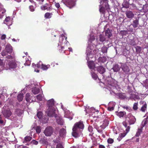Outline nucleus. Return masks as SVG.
Listing matches in <instances>:
<instances>
[{"label":"nucleus","instance_id":"f257e3e1","mask_svg":"<svg viewBox=\"0 0 148 148\" xmlns=\"http://www.w3.org/2000/svg\"><path fill=\"white\" fill-rule=\"evenodd\" d=\"M84 125L82 121H79L75 123L72 129V135L75 138H77L80 135L81 129H83Z\"/></svg>","mask_w":148,"mask_h":148},{"label":"nucleus","instance_id":"f03ea898","mask_svg":"<svg viewBox=\"0 0 148 148\" xmlns=\"http://www.w3.org/2000/svg\"><path fill=\"white\" fill-rule=\"evenodd\" d=\"M67 37H66L64 35H62L60 38V41L62 44H65L66 45L63 46H59L58 49L60 51V52H62V51L67 50V46L69 44V42L67 40Z\"/></svg>","mask_w":148,"mask_h":148},{"label":"nucleus","instance_id":"7ed1b4c3","mask_svg":"<svg viewBox=\"0 0 148 148\" xmlns=\"http://www.w3.org/2000/svg\"><path fill=\"white\" fill-rule=\"evenodd\" d=\"M55 108H48L45 112L49 117L55 116L56 117L57 114L55 113Z\"/></svg>","mask_w":148,"mask_h":148},{"label":"nucleus","instance_id":"20e7f679","mask_svg":"<svg viewBox=\"0 0 148 148\" xmlns=\"http://www.w3.org/2000/svg\"><path fill=\"white\" fill-rule=\"evenodd\" d=\"M65 4L70 8L73 7L75 5V0H65Z\"/></svg>","mask_w":148,"mask_h":148},{"label":"nucleus","instance_id":"39448f33","mask_svg":"<svg viewBox=\"0 0 148 148\" xmlns=\"http://www.w3.org/2000/svg\"><path fill=\"white\" fill-rule=\"evenodd\" d=\"M53 133V128L50 126H49L46 127L44 132V134L47 136H51Z\"/></svg>","mask_w":148,"mask_h":148},{"label":"nucleus","instance_id":"423d86ee","mask_svg":"<svg viewBox=\"0 0 148 148\" xmlns=\"http://www.w3.org/2000/svg\"><path fill=\"white\" fill-rule=\"evenodd\" d=\"M128 118L129 119L128 121L130 125L134 124L136 121V119L135 117L131 114H128Z\"/></svg>","mask_w":148,"mask_h":148},{"label":"nucleus","instance_id":"0eeeda50","mask_svg":"<svg viewBox=\"0 0 148 148\" xmlns=\"http://www.w3.org/2000/svg\"><path fill=\"white\" fill-rule=\"evenodd\" d=\"M109 119L108 118L104 120L103 121L102 125H100L101 129H102L103 130L105 129L108 126L109 124Z\"/></svg>","mask_w":148,"mask_h":148},{"label":"nucleus","instance_id":"6e6552de","mask_svg":"<svg viewBox=\"0 0 148 148\" xmlns=\"http://www.w3.org/2000/svg\"><path fill=\"white\" fill-rule=\"evenodd\" d=\"M121 68L123 71L125 73H127L130 71L128 66L125 64H122Z\"/></svg>","mask_w":148,"mask_h":148},{"label":"nucleus","instance_id":"1a4fd4ad","mask_svg":"<svg viewBox=\"0 0 148 148\" xmlns=\"http://www.w3.org/2000/svg\"><path fill=\"white\" fill-rule=\"evenodd\" d=\"M4 116L6 118L9 117L12 114V112L10 110H5L3 112Z\"/></svg>","mask_w":148,"mask_h":148},{"label":"nucleus","instance_id":"9d476101","mask_svg":"<svg viewBox=\"0 0 148 148\" xmlns=\"http://www.w3.org/2000/svg\"><path fill=\"white\" fill-rule=\"evenodd\" d=\"M97 71L101 74L104 73L106 71L105 68L101 66H97Z\"/></svg>","mask_w":148,"mask_h":148},{"label":"nucleus","instance_id":"9b49d317","mask_svg":"<svg viewBox=\"0 0 148 148\" xmlns=\"http://www.w3.org/2000/svg\"><path fill=\"white\" fill-rule=\"evenodd\" d=\"M3 23L4 24H6L8 26L10 25H11L12 23L10 17L9 16L7 17L5 20L4 21Z\"/></svg>","mask_w":148,"mask_h":148},{"label":"nucleus","instance_id":"f8f14e48","mask_svg":"<svg viewBox=\"0 0 148 148\" xmlns=\"http://www.w3.org/2000/svg\"><path fill=\"white\" fill-rule=\"evenodd\" d=\"M5 49L9 54H10L12 51V47L10 45H7L6 46Z\"/></svg>","mask_w":148,"mask_h":148},{"label":"nucleus","instance_id":"ddd939ff","mask_svg":"<svg viewBox=\"0 0 148 148\" xmlns=\"http://www.w3.org/2000/svg\"><path fill=\"white\" fill-rule=\"evenodd\" d=\"M39 142L42 145H47L48 144L47 139L45 138H41L39 140Z\"/></svg>","mask_w":148,"mask_h":148},{"label":"nucleus","instance_id":"4468645a","mask_svg":"<svg viewBox=\"0 0 148 148\" xmlns=\"http://www.w3.org/2000/svg\"><path fill=\"white\" fill-rule=\"evenodd\" d=\"M129 131V127L128 128L125 129V131H124L123 133H121L119 135V137L121 138V139H122L123 137H125Z\"/></svg>","mask_w":148,"mask_h":148},{"label":"nucleus","instance_id":"2eb2a0df","mask_svg":"<svg viewBox=\"0 0 148 148\" xmlns=\"http://www.w3.org/2000/svg\"><path fill=\"white\" fill-rule=\"evenodd\" d=\"M56 121L57 123L60 125H63V121L62 119L60 116H56Z\"/></svg>","mask_w":148,"mask_h":148},{"label":"nucleus","instance_id":"dca6fc26","mask_svg":"<svg viewBox=\"0 0 148 148\" xmlns=\"http://www.w3.org/2000/svg\"><path fill=\"white\" fill-rule=\"evenodd\" d=\"M126 14L127 17L128 18H132L134 16V13L132 11H126Z\"/></svg>","mask_w":148,"mask_h":148},{"label":"nucleus","instance_id":"f3484780","mask_svg":"<svg viewBox=\"0 0 148 148\" xmlns=\"http://www.w3.org/2000/svg\"><path fill=\"white\" fill-rule=\"evenodd\" d=\"M47 104L48 108H51V107L54 108L53 107L54 104L53 100L52 99L48 101L47 102Z\"/></svg>","mask_w":148,"mask_h":148},{"label":"nucleus","instance_id":"a211bd4d","mask_svg":"<svg viewBox=\"0 0 148 148\" xmlns=\"http://www.w3.org/2000/svg\"><path fill=\"white\" fill-rule=\"evenodd\" d=\"M116 114L119 118H121L123 117L126 114V112L124 111H120L119 112H115Z\"/></svg>","mask_w":148,"mask_h":148},{"label":"nucleus","instance_id":"6ab92c4d","mask_svg":"<svg viewBox=\"0 0 148 148\" xmlns=\"http://www.w3.org/2000/svg\"><path fill=\"white\" fill-rule=\"evenodd\" d=\"M8 65L10 68L12 69L16 67V63L12 61H11L8 63Z\"/></svg>","mask_w":148,"mask_h":148},{"label":"nucleus","instance_id":"aec40b11","mask_svg":"<svg viewBox=\"0 0 148 148\" xmlns=\"http://www.w3.org/2000/svg\"><path fill=\"white\" fill-rule=\"evenodd\" d=\"M139 20L138 19H136L134 20L133 22V23L131 24L134 28H136L139 25Z\"/></svg>","mask_w":148,"mask_h":148},{"label":"nucleus","instance_id":"412c9836","mask_svg":"<svg viewBox=\"0 0 148 148\" xmlns=\"http://www.w3.org/2000/svg\"><path fill=\"white\" fill-rule=\"evenodd\" d=\"M143 127H140L138 129L136 133L135 136L137 137L139 136L140 134L142 133Z\"/></svg>","mask_w":148,"mask_h":148},{"label":"nucleus","instance_id":"4be33fe9","mask_svg":"<svg viewBox=\"0 0 148 148\" xmlns=\"http://www.w3.org/2000/svg\"><path fill=\"white\" fill-rule=\"evenodd\" d=\"M66 133V130L64 128L60 129L59 131V134L61 137H62L65 136Z\"/></svg>","mask_w":148,"mask_h":148},{"label":"nucleus","instance_id":"5701e85b","mask_svg":"<svg viewBox=\"0 0 148 148\" xmlns=\"http://www.w3.org/2000/svg\"><path fill=\"white\" fill-rule=\"evenodd\" d=\"M31 97L30 95V94L27 93L26 95L25 100L27 102H31L32 101V100H31Z\"/></svg>","mask_w":148,"mask_h":148},{"label":"nucleus","instance_id":"b1692460","mask_svg":"<svg viewBox=\"0 0 148 148\" xmlns=\"http://www.w3.org/2000/svg\"><path fill=\"white\" fill-rule=\"evenodd\" d=\"M22 110L20 109H17L15 110V113L18 116H21L23 113Z\"/></svg>","mask_w":148,"mask_h":148},{"label":"nucleus","instance_id":"393cba45","mask_svg":"<svg viewBox=\"0 0 148 148\" xmlns=\"http://www.w3.org/2000/svg\"><path fill=\"white\" fill-rule=\"evenodd\" d=\"M116 95L119 97L120 99H123L126 97L125 94L123 93H118L116 94Z\"/></svg>","mask_w":148,"mask_h":148},{"label":"nucleus","instance_id":"a878e982","mask_svg":"<svg viewBox=\"0 0 148 148\" xmlns=\"http://www.w3.org/2000/svg\"><path fill=\"white\" fill-rule=\"evenodd\" d=\"M105 35L106 36H108V38H110L112 36L111 32L109 29L106 30Z\"/></svg>","mask_w":148,"mask_h":148},{"label":"nucleus","instance_id":"bb28decb","mask_svg":"<svg viewBox=\"0 0 148 148\" xmlns=\"http://www.w3.org/2000/svg\"><path fill=\"white\" fill-rule=\"evenodd\" d=\"M112 69L114 72H117L120 70V68L118 64H116L113 66Z\"/></svg>","mask_w":148,"mask_h":148},{"label":"nucleus","instance_id":"cd10ccee","mask_svg":"<svg viewBox=\"0 0 148 148\" xmlns=\"http://www.w3.org/2000/svg\"><path fill=\"white\" fill-rule=\"evenodd\" d=\"M88 67L91 69H93L94 68V64L93 62L89 61L88 62Z\"/></svg>","mask_w":148,"mask_h":148},{"label":"nucleus","instance_id":"c85d7f7f","mask_svg":"<svg viewBox=\"0 0 148 148\" xmlns=\"http://www.w3.org/2000/svg\"><path fill=\"white\" fill-rule=\"evenodd\" d=\"M93 125L94 127L97 130L98 132L99 133H101L102 132V129H99V127L96 123L93 124Z\"/></svg>","mask_w":148,"mask_h":148},{"label":"nucleus","instance_id":"c756f323","mask_svg":"<svg viewBox=\"0 0 148 148\" xmlns=\"http://www.w3.org/2000/svg\"><path fill=\"white\" fill-rule=\"evenodd\" d=\"M40 92V90L39 88H35L32 90V92L35 95L38 94Z\"/></svg>","mask_w":148,"mask_h":148},{"label":"nucleus","instance_id":"7c9ffc66","mask_svg":"<svg viewBox=\"0 0 148 148\" xmlns=\"http://www.w3.org/2000/svg\"><path fill=\"white\" fill-rule=\"evenodd\" d=\"M53 15L52 13L47 12L45 14V17L46 18H51Z\"/></svg>","mask_w":148,"mask_h":148},{"label":"nucleus","instance_id":"2f4dec72","mask_svg":"<svg viewBox=\"0 0 148 148\" xmlns=\"http://www.w3.org/2000/svg\"><path fill=\"white\" fill-rule=\"evenodd\" d=\"M99 11L100 12L102 13L103 14H104L105 12L106 9L104 8L103 5L101 6V5H99Z\"/></svg>","mask_w":148,"mask_h":148},{"label":"nucleus","instance_id":"473e14b6","mask_svg":"<svg viewBox=\"0 0 148 148\" xmlns=\"http://www.w3.org/2000/svg\"><path fill=\"white\" fill-rule=\"evenodd\" d=\"M99 40L100 42H103L106 40V38L103 35L100 34L99 36Z\"/></svg>","mask_w":148,"mask_h":148},{"label":"nucleus","instance_id":"72a5a7b5","mask_svg":"<svg viewBox=\"0 0 148 148\" xmlns=\"http://www.w3.org/2000/svg\"><path fill=\"white\" fill-rule=\"evenodd\" d=\"M23 99V93L19 94L17 96V99L19 101H21Z\"/></svg>","mask_w":148,"mask_h":148},{"label":"nucleus","instance_id":"f704fd0d","mask_svg":"<svg viewBox=\"0 0 148 148\" xmlns=\"http://www.w3.org/2000/svg\"><path fill=\"white\" fill-rule=\"evenodd\" d=\"M147 104L145 103L143 105L140 109V111L143 112H145L147 110Z\"/></svg>","mask_w":148,"mask_h":148},{"label":"nucleus","instance_id":"c9c22d12","mask_svg":"<svg viewBox=\"0 0 148 148\" xmlns=\"http://www.w3.org/2000/svg\"><path fill=\"white\" fill-rule=\"evenodd\" d=\"M50 67V65L49 64L47 65H45L42 64L41 65V69L43 70H47Z\"/></svg>","mask_w":148,"mask_h":148},{"label":"nucleus","instance_id":"e433bc0d","mask_svg":"<svg viewBox=\"0 0 148 148\" xmlns=\"http://www.w3.org/2000/svg\"><path fill=\"white\" fill-rule=\"evenodd\" d=\"M103 5L106 10L108 11L110 9L109 6L107 2L104 3Z\"/></svg>","mask_w":148,"mask_h":148},{"label":"nucleus","instance_id":"4c0bfd02","mask_svg":"<svg viewBox=\"0 0 148 148\" xmlns=\"http://www.w3.org/2000/svg\"><path fill=\"white\" fill-rule=\"evenodd\" d=\"M148 122V120L144 119L141 124V126L143 127L147 124Z\"/></svg>","mask_w":148,"mask_h":148},{"label":"nucleus","instance_id":"58836bf2","mask_svg":"<svg viewBox=\"0 0 148 148\" xmlns=\"http://www.w3.org/2000/svg\"><path fill=\"white\" fill-rule=\"evenodd\" d=\"M122 107L124 109H125L129 112H130L132 111V109L131 107L130 106H122Z\"/></svg>","mask_w":148,"mask_h":148},{"label":"nucleus","instance_id":"ea45409f","mask_svg":"<svg viewBox=\"0 0 148 148\" xmlns=\"http://www.w3.org/2000/svg\"><path fill=\"white\" fill-rule=\"evenodd\" d=\"M5 12V10L3 9L0 8V18H1L3 17V14Z\"/></svg>","mask_w":148,"mask_h":148},{"label":"nucleus","instance_id":"a19ab883","mask_svg":"<svg viewBox=\"0 0 148 148\" xmlns=\"http://www.w3.org/2000/svg\"><path fill=\"white\" fill-rule=\"evenodd\" d=\"M32 137L30 136H27L25 137L24 139V141L27 142L29 141L32 139Z\"/></svg>","mask_w":148,"mask_h":148},{"label":"nucleus","instance_id":"79ce46f5","mask_svg":"<svg viewBox=\"0 0 148 148\" xmlns=\"http://www.w3.org/2000/svg\"><path fill=\"white\" fill-rule=\"evenodd\" d=\"M136 52L137 53H140L142 51V48L140 46H137L135 47Z\"/></svg>","mask_w":148,"mask_h":148},{"label":"nucleus","instance_id":"37998d69","mask_svg":"<svg viewBox=\"0 0 148 148\" xmlns=\"http://www.w3.org/2000/svg\"><path fill=\"white\" fill-rule=\"evenodd\" d=\"M42 113L41 112L38 111L37 114V116L39 119H41L42 117Z\"/></svg>","mask_w":148,"mask_h":148},{"label":"nucleus","instance_id":"c03bdc74","mask_svg":"<svg viewBox=\"0 0 148 148\" xmlns=\"http://www.w3.org/2000/svg\"><path fill=\"white\" fill-rule=\"evenodd\" d=\"M138 103H135L134 104L133 107V109L134 110H137L138 109Z\"/></svg>","mask_w":148,"mask_h":148},{"label":"nucleus","instance_id":"a18cd8bd","mask_svg":"<svg viewBox=\"0 0 148 148\" xmlns=\"http://www.w3.org/2000/svg\"><path fill=\"white\" fill-rule=\"evenodd\" d=\"M123 126L126 128V129L128 128L129 127V130H130V127L129 125L128 126L127 123L125 121H124L123 122Z\"/></svg>","mask_w":148,"mask_h":148},{"label":"nucleus","instance_id":"49530a36","mask_svg":"<svg viewBox=\"0 0 148 148\" xmlns=\"http://www.w3.org/2000/svg\"><path fill=\"white\" fill-rule=\"evenodd\" d=\"M8 54L9 53H8V52H7V51H6L5 49L3 50L1 53V54L3 57L6 56L7 55V54Z\"/></svg>","mask_w":148,"mask_h":148},{"label":"nucleus","instance_id":"de8ad7c7","mask_svg":"<svg viewBox=\"0 0 148 148\" xmlns=\"http://www.w3.org/2000/svg\"><path fill=\"white\" fill-rule=\"evenodd\" d=\"M36 132L38 133H40L41 132L40 127V126H37L36 127Z\"/></svg>","mask_w":148,"mask_h":148},{"label":"nucleus","instance_id":"09e8293b","mask_svg":"<svg viewBox=\"0 0 148 148\" xmlns=\"http://www.w3.org/2000/svg\"><path fill=\"white\" fill-rule=\"evenodd\" d=\"M114 142V139L110 138H108L107 140V142L108 144H112Z\"/></svg>","mask_w":148,"mask_h":148},{"label":"nucleus","instance_id":"8fccbe9b","mask_svg":"<svg viewBox=\"0 0 148 148\" xmlns=\"http://www.w3.org/2000/svg\"><path fill=\"white\" fill-rule=\"evenodd\" d=\"M91 73L92 78L95 80L97 78V75L93 72H92Z\"/></svg>","mask_w":148,"mask_h":148},{"label":"nucleus","instance_id":"3c124183","mask_svg":"<svg viewBox=\"0 0 148 148\" xmlns=\"http://www.w3.org/2000/svg\"><path fill=\"white\" fill-rule=\"evenodd\" d=\"M36 98L39 101H42V95L39 94L36 96Z\"/></svg>","mask_w":148,"mask_h":148},{"label":"nucleus","instance_id":"603ef678","mask_svg":"<svg viewBox=\"0 0 148 148\" xmlns=\"http://www.w3.org/2000/svg\"><path fill=\"white\" fill-rule=\"evenodd\" d=\"M143 10L144 12H147L148 11V6L145 5L143 7Z\"/></svg>","mask_w":148,"mask_h":148},{"label":"nucleus","instance_id":"864d4df0","mask_svg":"<svg viewBox=\"0 0 148 148\" xmlns=\"http://www.w3.org/2000/svg\"><path fill=\"white\" fill-rule=\"evenodd\" d=\"M31 142L32 144L36 145L38 144V142L34 140H32Z\"/></svg>","mask_w":148,"mask_h":148},{"label":"nucleus","instance_id":"5fc2aeb1","mask_svg":"<svg viewBox=\"0 0 148 148\" xmlns=\"http://www.w3.org/2000/svg\"><path fill=\"white\" fill-rule=\"evenodd\" d=\"M29 8L30 11L31 12H33L34 11V7L33 5H30L29 6Z\"/></svg>","mask_w":148,"mask_h":148},{"label":"nucleus","instance_id":"6e6d98bb","mask_svg":"<svg viewBox=\"0 0 148 148\" xmlns=\"http://www.w3.org/2000/svg\"><path fill=\"white\" fill-rule=\"evenodd\" d=\"M130 44L132 46H134L136 45V43L134 40H132L130 42Z\"/></svg>","mask_w":148,"mask_h":148},{"label":"nucleus","instance_id":"4d7b16f0","mask_svg":"<svg viewBox=\"0 0 148 148\" xmlns=\"http://www.w3.org/2000/svg\"><path fill=\"white\" fill-rule=\"evenodd\" d=\"M101 51L103 53H106L107 52V49L105 47L102 48Z\"/></svg>","mask_w":148,"mask_h":148},{"label":"nucleus","instance_id":"13d9d810","mask_svg":"<svg viewBox=\"0 0 148 148\" xmlns=\"http://www.w3.org/2000/svg\"><path fill=\"white\" fill-rule=\"evenodd\" d=\"M88 130L89 132L91 133L93 131L92 127L90 125H89L88 127Z\"/></svg>","mask_w":148,"mask_h":148},{"label":"nucleus","instance_id":"bf43d9fd","mask_svg":"<svg viewBox=\"0 0 148 148\" xmlns=\"http://www.w3.org/2000/svg\"><path fill=\"white\" fill-rule=\"evenodd\" d=\"M56 148H64V147L61 144L59 143L57 145Z\"/></svg>","mask_w":148,"mask_h":148},{"label":"nucleus","instance_id":"052dcab7","mask_svg":"<svg viewBox=\"0 0 148 148\" xmlns=\"http://www.w3.org/2000/svg\"><path fill=\"white\" fill-rule=\"evenodd\" d=\"M7 56H6V58L7 59H12V57L10 55V54H7Z\"/></svg>","mask_w":148,"mask_h":148},{"label":"nucleus","instance_id":"680f3d73","mask_svg":"<svg viewBox=\"0 0 148 148\" xmlns=\"http://www.w3.org/2000/svg\"><path fill=\"white\" fill-rule=\"evenodd\" d=\"M55 3V5L57 8H58L60 7V5L59 3Z\"/></svg>","mask_w":148,"mask_h":148},{"label":"nucleus","instance_id":"e2e57ef3","mask_svg":"<svg viewBox=\"0 0 148 148\" xmlns=\"http://www.w3.org/2000/svg\"><path fill=\"white\" fill-rule=\"evenodd\" d=\"M114 108L112 107H108V110L110 111H112L114 110Z\"/></svg>","mask_w":148,"mask_h":148},{"label":"nucleus","instance_id":"0e129e2a","mask_svg":"<svg viewBox=\"0 0 148 148\" xmlns=\"http://www.w3.org/2000/svg\"><path fill=\"white\" fill-rule=\"evenodd\" d=\"M3 64L2 60L0 59V66L2 67L3 66Z\"/></svg>","mask_w":148,"mask_h":148},{"label":"nucleus","instance_id":"69168bd1","mask_svg":"<svg viewBox=\"0 0 148 148\" xmlns=\"http://www.w3.org/2000/svg\"><path fill=\"white\" fill-rule=\"evenodd\" d=\"M6 37V36L5 35L3 34L1 36V39L2 40H4L5 39Z\"/></svg>","mask_w":148,"mask_h":148},{"label":"nucleus","instance_id":"338daca9","mask_svg":"<svg viewBox=\"0 0 148 148\" xmlns=\"http://www.w3.org/2000/svg\"><path fill=\"white\" fill-rule=\"evenodd\" d=\"M99 148H105V146L103 145H100L99 144Z\"/></svg>","mask_w":148,"mask_h":148},{"label":"nucleus","instance_id":"774afa93","mask_svg":"<svg viewBox=\"0 0 148 148\" xmlns=\"http://www.w3.org/2000/svg\"><path fill=\"white\" fill-rule=\"evenodd\" d=\"M29 1L30 2H31L32 3L34 4V5H35L36 3L33 0H29Z\"/></svg>","mask_w":148,"mask_h":148}]
</instances>
